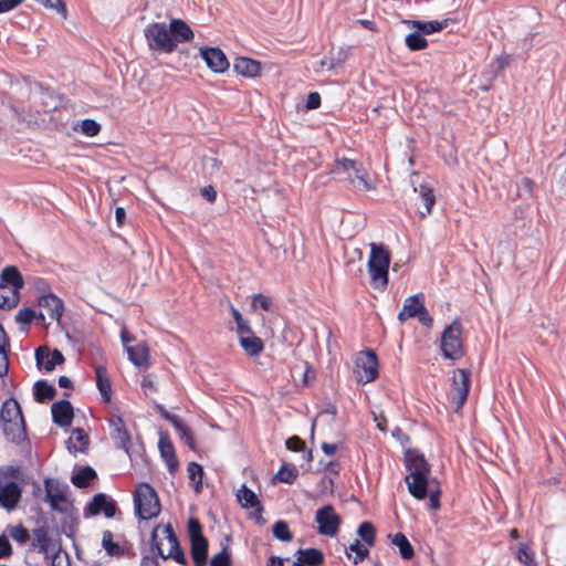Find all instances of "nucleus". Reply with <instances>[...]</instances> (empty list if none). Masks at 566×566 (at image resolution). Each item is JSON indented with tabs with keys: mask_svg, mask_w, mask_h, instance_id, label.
Here are the masks:
<instances>
[{
	"mask_svg": "<svg viewBox=\"0 0 566 566\" xmlns=\"http://www.w3.org/2000/svg\"><path fill=\"white\" fill-rule=\"evenodd\" d=\"M86 511L88 515L95 516L104 513L107 518H111L116 513V503L104 493L96 494L88 503Z\"/></svg>",
	"mask_w": 566,
	"mask_h": 566,
	"instance_id": "obj_19",
	"label": "nucleus"
},
{
	"mask_svg": "<svg viewBox=\"0 0 566 566\" xmlns=\"http://www.w3.org/2000/svg\"><path fill=\"white\" fill-rule=\"evenodd\" d=\"M370 253L367 268L370 276V283L375 289L385 290L388 284V270L391 255L384 244L370 243Z\"/></svg>",
	"mask_w": 566,
	"mask_h": 566,
	"instance_id": "obj_3",
	"label": "nucleus"
},
{
	"mask_svg": "<svg viewBox=\"0 0 566 566\" xmlns=\"http://www.w3.org/2000/svg\"><path fill=\"white\" fill-rule=\"evenodd\" d=\"M210 566H231L230 555L227 549H222L210 560Z\"/></svg>",
	"mask_w": 566,
	"mask_h": 566,
	"instance_id": "obj_53",
	"label": "nucleus"
},
{
	"mask_svg": "<svg viewBox=\"0 0 566 566\" xmlns=\"http://www.w3.org/2000/svg\"><path fill=\"white\" fill-rule=\"evenodd\" d=\"M153 543L161 558H174L178 564H186L185 554L181 551L178 539L170 525H167L163 528L161 536H159L155 531L153 533Z\"/></svg>",
	"mask_w": 566,
	"mask_h": 566,
	"instance_id": "obj_9",
	"label": "nucleus"
},
{
	"mask_svg": "<svg viewBox=\"0 0 566 566\" xmlns=\"http://www.w3.org/2000/svg\"><path fill=\"white\" fill-rule=\"evenodd\" d=\"M233 69L240 75L254 77L261 72V63L250 57L239 56L234 60Z\"/></svg>",
	"mask_w": 566,
	"mask_h": 566,
	"instance_id": "obj_25",
	"label": "nucleus"
},
{
	"mask_svg": "<svg viewBox=\"0 0 566 566\" xmlns=\"http://www.w3.org/2000/svg\"><path fill=\"white\" fill-rule=\"evenodd\" d=\"M66 446L73 454L84 452L88 446V437L82 429H74L66 441Z\"/></svg>",
	"mask_w": 566,
	"mask_h": 566,
	"instance_id": "obj_28",
	"label": "nucleus"
},
{
	"mask_svg": "<svg viewBox=\"0 0 566 566\" xmlns=\"http://www.w3.org/2000/svg\"><path fill=\"white\" fill-rule=\"evenodd\" d=\"M272 306V300L269 296H265L263 294H256L253 296L252 300V307L253 308H262L263 311H270Z\"/></svg>",
	"mask_w": 566,
	"mask_h": 566,
	"instance_id": "obj_52",
	"label": "nucleus"
},
{
	"mask_svg": "<svg viewBox=\"0 0 566 566\" xmlns=\"http://www.w3.org/2000/svg\"><path fill=\"white\" fill-rule=\"evenodd\" d=\"M333 172L345 178L359 190H373L375 187L368 180V174L363 165L355 159L337 158Z\"/></svg>",
	"mask_w": 566,
	"mask_h": 566,
	"instance_id": "obj_7",
	"label": "nucleus"
},
{
	"mask_svg": "<svg viewBox=\"0 0 566 566\" xmlns=\"http://www.w3.org/2000/svg\"><path fill=\"white\" fill-rule=\"evenodd\" d=\"M470 376H471V373L469 370H465V369H455L453 373H452V377H451V389H450V394H449V398L451 400V402L453 403V409L454 411H459L467 398H468V395H469V390H470V384H471V379H470Z\"/></svg>",
	"mask_w": 566,
	"mask_h": 566,
	"instance_id": "obj_12",
	"label": "nucleus"
},
{
	"mask_svg": "<svg viewBox=\"0 0 566 566\" xmlns=\"http://www.w3.org/2000/svg\"><path fill=\"white\" fill-rule=\"evenodd\" d=\"M32 97L35 103L41 102L43 105L42 109H36V114H40L41 112L46 113L50 109L56 108L55 103H49V99H53V95L49 90L40 88L38 92L32 93Z\"/></svg>",
	"mask_w": 566,
	"mask_h": 566,
	"instance_id": "obj_39",
	"label": "nucleus"
},
{
	"mask_svg": "<svg viewBox=\"0 0 566 566\" xmlns=\"http://www.w3.org/2000/svg\"><path fill=\"white\" fill-rule=\"evenodd\" d=\"M136 514L142 520L156 517L160 512V504L156 491L147 483H139L134 494Z\"/></svg>",
	"mask_w": 566,
	"mask_h": 566,
	"instance_id": "obj_8",
	"label": "nucleus"
},
{
	"mask_svg": "<svg viewBox=\"0 0 566 566\" xmlns=\"http://www.w3.org/2000/svg\"><path fill=\"white\" fill-rule=\"evenodd\" d=\"M243 350L250 356H258L262 353L264 345L260 337L252 333L239 337Z\"/></svg>",
	"mask_w": 566,
	"mask_h": 566,
	"instance_id": "obj_30",
	"label": "nucleus"
},
{
	"mask_svg": "<svg viewBox=\"0 0 566 566\" xmlns=\"http://www.w3.org/2000/svg\"><path fill=\"white\" fill-rule=\"evenodd\" d=\"M440 495H441V491L439 489L430 491L429 500H430V507L431 509L438 510L440 507V501H439L440 500Z\"/></svg>",
	"mask_w": 566,
	"mask_h": 566,
	"instance_id": "obj_63",
	"label": "nucleus"
},
{
	"mask_svg": "<svg viewBox=\"0 0 566 566\" xmlns=\"http://www.w3.org/2000/svg\"><path fill=\"white\" fill-rule=\"evenodd\" d=\"M0 284H6L20 292L24 285V281L18 268L11 265L2 270Z\"/></svg>",
	"mask_w": 566,
	"mask_h": 566,
	"instance_id": "obj_29",
	"label": "nucleus"
},
{
	"mask_svg": "<svg viewBox=\"0 0 566 566\" xmlns=\"http://www.w3.org/2000/svg\"><path fill=\"white\" fill-rule=\"evenodd\" d=\"M406 45L411 51H420L428 46V41L424 35L417 29L415 32L409 33L405 39Z\"/></svg>",
	"mask_w": 566,
	"mask_h": 566,
	"instance_id": "obj_41",
	"label": "nucleus"
},
{
	"mask_svg": "<svg viewBox=\"0 0 566 566\" xmlns=\"http://www.w3.org/2000/svg\"><path fill=\"white\" fill-rule=\"evenodd\" d=\"M142 387L145 391V395H147V396L150 392L157 391V386L155 385L154 379L149 375L143 377Z\"/></svg>",
	"mask_w": 566,
	"mask_h": 566,
	"instance_id": "obj_59",
	"label": "nucleus"
},
{
	"mask_svg": "<svg viewBox=\"0 0 566 566\" xmlns=\"http://www.w3.org/2000/svg\"><path fill=\"white\" fill-rule=\"evenodd\" d=\"M22 497V484L13 476V470L0 471V507L14 511Z\"/></svg>",
	"mask_w": 566,
	"mask_h": 566,
	"instance_id": "obj_10",
	"label": "nucleus"
},
{
	"mask_svg": "<svg viewBox=\"0 0 566 566\" xmlns=\"http://www.w3.org/2000/svg\"><path fill=\"white\" fill-rule=\"evenodd\" d=\"M53 421L61 426H70L73 419V408L66 400L54 402L51 407Z\"/></svg>",
	"mask_w": 566,
	"mask_h": 566,
	"instance_id": "obj_24",
	"label": "nucleus"
},
{
	"mask_svg": "<svg viewBox=\"0 0 566 566\" xmlns=\"http://www.w3.org/2000/svg\"><path fill=\"white\" fill-rule=\"evenodd\" d=\"M93 478H95V471L85 467L72 476V483L78 488H85Z\"/></svg>",
	"mask_w": 566,
	"mask_h": 566,
	"instance_id": "obj_46",
	"label": "nucleus"
},
{
	"mask_svg": "<svg viewBox=\"0 0 566 566\" xmlns=\"http://www.w3.org/2000/svg\"><path fill=\"white\" fill-rule=\"evenodd\" d=\"M10 535L19 543H24L28 539V531L23 526H15L11 530Z\"/></svg>",
	"mask_w": 566,
	"mask_h": 566,
	"instance_id": "obj_57",
	"label": "nucleus"
},
{
	"mask_svg": "<svg viewBox=\"0 0 566 566\" xmlns=\"http://www.w3.org/2000/svg\"><path fill=\"white\" fill-rule=\"evenodd\" d=\"M516 558L524 566H537L534 553L526 544H521L518 546Z\"/></svg>",
	"mask_w": 566,
	"mask_h": 566,
	"instance_id": "obj_47",
	"label": "nucleus"
},
{
	"mask_svg": "<svg viewBox=\"0 0 566 566\" xmlns=\"http://www.w3.org/2000/svg\"><path fill=\"white\" fill-rule=\"evenodd\" d=\"M187 471L190 482L195 485L196 492H200L203 478L202 467L196 462H191L189 463Z\"/></svg>",
	"mask_w": 566,
	"mask_h": 566,
	"instance_id": "obj_43",
	"label": "nucleus"
},
{
	"mask_svg": "<svg viewBox=\"0 0 566 566\" xmlns=\"http://www.w3.org/2000/svg\"><path fill=\"white\" fill-rule=\"evenodd\" d=\"M408 24H411L423 35H429L436 32H439L448 27V20L443 21H418L411 20L407 21Z\"/></svg>",
	"mask_w": 566,
	"mask_h": 566,
	"instance_id": "obj_32",
	"label": "nucleus"
},
{
	"mask_svg": "<svg viewBox=\"0 0 566 566\" xmlns=\"http://www.w3.org/2000/svg\"><path fill=\"white\" fill-rule=\"evenodd\" d=\"M420 177L418 172L412 171L410 182L413 187V191L419 195L422 200V207H419V213L421 217H426L431 213L432 207L436 202V196L433 188L427 180L419 181Z\"/></svg>",
	"mask_w": 566,
	"mask_h": 566,
	"instance_id": "obj_16",
	"label": "nucleus"
},
{
	"mask_svg": "<svg viewBox=\"0 0 566 566\" xmlns=\"http://www.w3.org/2000/svg\"><path fill=\"white\" fill-rule=\"evenodd\" d=\"M405 464L408 471L405 481L409 493L417 500H423L428 494L429 463L418 451L408 450L405 453Z\"/></svg>",
	"mask_w": 566,
	"mask_h": 566,
	"instance_id": "obj_1",
	"label": "nucleus"
},
{
	"mask_svg": "<svg viewBox=\"0 0 566 566\" xmlns=\"http://www.w3.org/2000/svg\"><path fill=\"white\" fill-rule=\"evenodd\" d=\"M11 551H12V548H11V545H10L8 538L4 536H1L0 537V558L9 556L11 554Z\"/></svg>",
	"mask_w": 566,
	"mask_h": 566,
	"instance_id": "obj_64",
	"label": "nucleus"
},
{
	"mask_svg": "<svg viewBox=\"0 0 566 566\" xmlns=\"http://www.w3.org/2000/svg\"><path fill=\"white\" fill-rule=\"evenodd\" d=\"M285 446L291 451H301L304 449L305 443L297 436H293L286 440Z\"/></svg>",
	"mask_w": 566,
	"mask_h": 566,
	"instance_id": "obj_56",
	"label": "nucleus"
},
{
	"mask_svg": "<svg viewBox=\"0 0 566 566\" xmlns=\"http://www.w3.org/2000/svg\"><path fill=\"white\" fill-rule=\"evenodd\" d=\"M188 535L191 541V555L196 566H205L207 562L208 542L202 535L198 520L188 521Z\"/></svg>",
	"mask_w": 566,
	"mask_h": 566,
	"instance_id": "obj_14",
	"label": "nucleus"
},
{
	"mask_svg": "<svg viewBox=\"0 0 566 566\" xmlns=\"http://www.w3.org/2000/svg\"><path fill=\"white\" fill-rule=\"evenodd\" d=\"M35 536L41 551H46L50 543V538L48 537L46 533L42 530H39L36 531Z\"/></svg>",
	"mask_w": 566,
	"mask_h": 566,
	"instance_id": "obj_62",
	"label": "nucleus"
},
{
	"mask_svg": "<svg viewBox=\"0 0 566 566\" xmlns=\"http://www.w3.org/2000/svg\"><path fill=\"white\" fill-rule=\"evenodd\" d=\"M276 476L281 482L292 483L297 476V471L295 468L283 465L277 472Z\"/></svg>",
	"mask_w": 566,
	"mask_h": 566,
	"instance_id": "obj_51",
	"label": "nucleus"
},
{
	"mask_svg": "<svg viewBox=\"0 0 566 566\" xmlns=\"http://www.w3.org/2000/svg\"><path fill=\"white\" fill-rule=\"evenodd\" d=\"M333 172L345 178L359 190H373L375 187L368 180V174L363 165L355 159L337 158Z\"/></svg>",
	"mask_w": 566,
	"mask_h": 566,
	"instance_id": "obj_5",
	"label": "nucleus"
},
{
	"mask_svg": "<svg viewBox=\"0 0 566 566\" xmlns=\"http://www.w3.org/2000/svg\"><path fill=\"white\" fill-rule=\"evenodd\" d=\"M392 544L396 545L399 549V553L403 559H411L415 555L413 547L411 546L410 542L402 533H397L392 537Z\"/></svg>",
	"mask_w": 566,
	"mask_h": 566,
	"instance_id": "obj_36",
	"label": "nucleus"
},
{
	"mask_svg": "<svg viewBox=\"0 0 566 566\" xmlns=\"http://www.w3.org/2000/svg\"><path fill=\"white\" fill-rule=\"evenodd\" d=\"M237 500L245 509L256 507L260 505L255 493L244 484L237 491Z\"/></svg>",
	"mask_w": 566,
	"mask_h": 566,
	"instance_id": "obj_34",
	"label": "nucleus"
},
{
	"mask_svg": "<svg viewBox=\"0 0 566 566\" xmlns=\"http://www.w3.org/2000/svg\"><path fill=\"white\" fill-rule=\"evenodd\" d=\"M297 554V560L311 566H317L322 564L324 559L322 552L315 548L300 549Z\"/></svg>",
	"mask_w": 566,
	"mask_h": 566,
	"instance_id": "obj_37",
	"label": "nucleus"
},
{
	"mask_svg": "<svg viewBox=\"0 0 566 566\" xmlns=\"http://www.w3.org/2000/svg\"><path fill=\"white\" fill-rule=\"evenodd\" d=\"M35 317V312L31 308H22L15 315V321L20 324H30Z\"/></svg>",
	"mask_w": 566,
	"mask_h": 566,
	"instance_id": "obj_55",
	"label": "nucleus"
},
{
	"mask_svg": "<svg viewBox=\"0 0 566 566\" xmlns=\"http://www.w3.org/2000/svg\"><path fill=\"white\" fill-rule=\"evenodd\" d=\"M416 317L419 319L421 324H423L427 327H431L433 324V319L424 306L422 307V310H420L419 314H417Z\"/></svg>",
	"mask_w": 566,
	"mask_h": 566,
	"instance_id": "obj_61",
	"label": "nucleus"
},
{
	"mask_svg": "<svg viewBox=\"0 0 566 566\" xmlns=\"http://www.w3.org/2000/svg\"><path fill=\"white\" fill-rule=\"evenodd\" d=\"M111 427L113 428V432L115 434V438L120 440L122 442H125L128 440V434L125 429L124 422L119 417H113L109 420Z\"/></svg>",
	"mask_w": 566,
	"mask_h": 566,
	"instance_id": "obj_50",
	"label": "nucleus"
},
{
	"mask_svg": "<svg viewBox=\"0 0 566 566\" xmlns=\"http://www.w3.org/2000/svg\"><path fill=\"white\" fill-rule=\"evenodd\" d=\"M46 499L51 506L55 510H63L62 504L65 503V494L59 483L54 480H45Z\"/></svg>",
	"mask_w": 566,
	"mask_h": 566,
	"instance_id": "obj_27",
	"label": "nucleus"
},
{
	"mask_svg": "<svg viewBox=\"0 0 566 566\" xmlns=\"http://www.w3.org/2000/svg\"><path fill=\"white\" fill-rule=\"evenodd\" d=\"M55 392V388L45 381H38L34 385V397L39 402L53 399Z\"/></svg>",
	"mask_w": 566,
	"mask_h": 566,
	"instance_id": "obj_40",
	"label": "nucleus"
},
{
	"mask_svg": "<svg viewBox=\"0 0 566 566\" xmlns=\"http://www.w3.org/2000/svg\"><path fill=\"white\" fill-rule=\"evenodd\" d=\"M96 386L102 395L105 402L111 400L112 385L107 375V370L104 366L95 367Z\"/></svg>",
	"mask_w": 566,
	"mask_h": 566,
	"instance_id": "obj_31",
	"label": "nucleus"
},
{
	"mask_svg": "<svg viewBox=\"0 0 566 566\" xmlns=\"http://www.w3.org/2000/svg\"><path fill=\"white\" fill-rule=\"evenodd\" d=\"M126 353L136 367L147 369L150 366L149 348L145 343L126 346Z\"/></svg>",
	"mask_w": 566,
	"mask_h": 566,
	"instance_id": "obj_20",
	"label": "nucleus"
},
{
	"mask_svg": "<svg viewBox=\"0 0 566 566\" xmlns=\"http://www.w3.org/2000/svg\"><path fill=\"white\" fill-rule=\"evenodd\" d=\"M463 327L459 319L448 325L440 337V349L446 359L458 360L463 354Z\"/></svg>",
	"mask_w": 566,
	"mask_h": 566,
	"instance_id": "obj_4",
	"label": "nucleus"
},
{
	"mask_svg": "<svg viewBox=\"0 0 566 566\" xmlns=\"http://www.w3.org/2000/svg\"><path fill=\"white\" fill-rule=\"evenodd\" d=\"M315 522L319 534L334 537L338 533L342 518L332 505H325L316 511Z\"/></svg>",
	"mask_w": 566,
	"mask_h": 566,
	"instance_id": "obj_15",
	"label": "nucleus"
},
{
	"mask_svg": "<svg viewBox=\"0 0 566 566\" xmlns=\"http://www.w3.org/2000/svg\"><path fill=\"white\" fill-rule=\"evenodd\" d=\"M272 530H273V535L277 539L283 541V542H289L292 539V534L290 532V528L284 521L275 522Z\"/></svg>",
	"mask_w": 566,
	"mask_h": 566,
	"instance_id": "obj_49",
	"label": "nucleus"
},
{
	"mask_svg": "<svg viewBox=\"0 0 566 566\" xmlns=\"http://www.w3.org/2000/svg\"><path fill=\"white\" fill-rule=\"evenodd\" d=\"M23 0H0V13L11 11L19 7Z\"/></svg>",
	"mask_w": 566,
	"mask_h": 566,
	"instance_id": "obj_60",
	"label": "nucleus"
},
{
	"mask_svg": "<svg viewBox=\"0 0 566 566\" xmlns=\"http://www.w3.org/2000/svg\"><path fill=\"white\" fill-rule=\"evenodd\" d=\"M102 546L111 556H119L123 554V548L118 543L113 541V533L111 531L103 532Z\"/></svg>",
	"mask_w": 566,
	"mask_h": 566,
	"instance_id": "obj_42",
	"label": "nucleus"
},
{
	"mask_svg": "<svg viewBox=\"0 0 566 566\" xmlns=\"http://www.w3.org/2000/svg\"><path fill=\"white\" fill-rule=\"evenodd\" d=\"M200 56L214 73H223L229 69V61L219 48H202L200 49Z\"/></svg>",
	"mask_w": 566,
	"mask_h": 566,
	"instance_id": "obj_18",
	"label": "nucleus"
},
{
	"mask_svg": "<svg viewBox=\"0 0 566 566\" xmlns=\"http://www.w3.org/2000/svg\"><path fill=\"white\" fill-rule=\"evenodd\" d=\"M321 105V95L317 92H312L307 95L306 108L316 109Z\"/></svg>",
	"mask_w": 566,
	"mask_h": 566,
	"instance_id": "obj_58",
	"label": "nucleus"
},
{
	"mask_svg": "<svg viewBox=\"0 0 566 566\" xmlns=\"http://www.w3.org/2000/svg\"><path fill=\"white\" fill-rule=\"evenodd\" d=\"M38 365H43L46 371H51L56 365L64 361V357L59 350L50 352L46 348H39L35 353Z\"/></svg>",
	"mask_w": 566,
	"mask_h": 566,
	"instance_id": "obj_26",
	"label": "nucleus"
},
{
	"mask_svg": "<svg viewBox=\"0 0 566 566\" xmlns=\"http://www.w3.org/2000/svg\"><path fill=\"white\" fill-rule=\"evenodd\" d=\"M9 343L2 326L0 325V377H4L9 370Z\"/></svg>",
	"mask_w": 566,
	"mask_h": 566,
	"instance_id": "obj_35",
	"label": "nucleus"
},
{
	"mask_svg": "<svg viewBox=\"0 0 566 566\" xmlns=\"http://www.w3.org/2000/svg\"><path fill=\"white\" fill-rule=\"evenodd\" d=\"M333 172L345 178L359 190H373L375 187L368 180V174L363 165L355 159L337 158Z\"/></svg>",
	"mask_w": 566,
	"mask_h": 566,
	"instance_id": "obj_6",
	"label": "nucleus"
},
{
	"mask_svg": "<svg viewBox=\"0 0 566 566\" xmlns=\"http://www.w3.org/2000/svg\"><path fill=\"white\" fill-rule=\"evenodd\" d=\"M0 423L6 438L14 443L25 439V423L20 405L10 398L3 401L0 410Z\"/></svg>",
	"mask_w": 566,
	"mask_h": 566,
	"instance_id": "obj_2",
	"label": "nucleus"
},
{
	"mask_svg": "<svg viewBox=\"0 0 566 566\" xmlns=\"http://www.w3.org/2000/svg\"><path fill=\"white\" fill-rule=\"evenodd\" d=\"M39 306L41 308L39 317L43 322L46 315L50 319L60 322L63 314V302L56 295L49 293L40 296Z\"/></svg>",
	"mask_w": 566,
	"mask_h": 566,
	"instance_id": "obj_17",
	"label": "nucleus"
},
{
	"mask_svg": "<svg viewBox=\"0 0 566 566\" xmlns=\"http://www.w3.org/2000/svg\"><path fill=\"white\" fill-rule=\"evenodd\" d=\"M158 447L163 459L165 460L168 470L174 473L178 468V460L176 457L174 444L166 433H161L158 441Z\"/></svg>",
	"mask_w": 566,
	"mask_h": 566,
	"instance_id": "obj_23",
	"label": "nucleus"
},
{
	"mask_svg": "<svg viewBox=\"0 0 566 566\" xmlns=\"http://www.w3.org/2000/svg\"><path fill=\"white\" fill-rule=\"evenodd\" d=\"M358 536L364 541L367 546H373L375 543V527L369 522H363L358 530Z\"/></svg>",
	"mask_w": 566,
	"mask_h": 566,
	"instance_id": "obj_48",
	"label": "nucleus"
},
{
	"mask_svg": "<svg viewBox=\"0 0 566 566\" xmlns=\"http://www.w3.org/2000/svg\"><path fill=\"white\" fill-rule=\"evenodd\" d=\"M144 35L151 51L172 53L176 50L169 28L165 23L154 22L144 29Z\"/></svg>",
	"mask_w": 566,
	"mask_h": 566,
	"instance_id": "obj_11",
	"label": "nucleus"
},
{
	"mask_svg": "<svg viewBox=\"0 0 566 566\" xmlns=\"http://www.w3.org/2000/svg\"><path fill=\"white\" fill-rule=\"evenodd\" d=\"M169 31L176 48L179 43L190 42L195 36L190 27L181 19H172L169 23Z\"/></svg>",
	"mask_w": 566,
	"mask_h": 566,
	"instance_id": "obj_21",
	"label": "nucleus"
},
{
	"mask_svg": "<svg viewBox=\"0 0 566 566\" xmlns=\"http://www.w3.org/2000/svg\"><path fill=\"white\" fill-rule=\"evenodd\" d=\"M354 374L361 384L374 381L378 377V359L373 350L360 352L355 359Z\"/></svg>",
	"mask_w": 566,
	"mask_h": 566,
	"instance_id": "obj_13",
	"label": "nucleus"
},
{
	"mask_svg": "<svg viewBox=\"0 0 566 566\" xmlns=\"http://www.w3.org/2000/svg\"><path fill=\"white\" fill-rule=\"evenodd\" d=\"M423 305L424 296L421 293L407 297L403 302L402 310L398 314V319L405 322L411 317H416Z\"/></svg>",
	"mask_w": 566,
	"mask_h": 566,
	"instance_id": "obj_22",
	"label": "nucleus"
},
{
	"mask_svg": "<svg viewBox=\"0 0 566 566\" xmlns=\"http://www.w3.org/2000/svg\"><path fill=\"white\" fill-rule=\"evenodd\" d=\"M74 130H80L87 137H94L99 133L101 125L94 119L86 118L80 124L74 125Z\"/></svg>",
	"mask_w": 566,
	"mask_h": 566,
	"instance_id": "obj_45",
	"label": "nucleus"
},
{
	"mask_svg": "<svg viewBox=\"0 0 566 566\" xmlns=\"http://www.w3.org/2000/svg\"><path fill=\"white\" fill-rule=\"evenodd\" d=\"M35 1L46 8L56 10L59 13H62L64 17L66 14L65 4L63 3L62 0H35Z\"/></svg>",
	"mask_w": 566,
	"mask_h": 566,
	"instance_id": "obj_54",
	"label": "nucleus"
},
{
	"mask_svg": "<svg viewBox=\"0 0 566 566\" xmlns=\"http://www.w3.org/2000/svg\"><path fill=\"white\" fill-rule=\"evenodd\" d=\"M20 301V292L6 284H0V308H12Z\"/></svg>",
	"mask_w": 566,
	"mask_h": 566,
	"instance_id": "obj_33",
	"label": "nucleus"
},
{
	"mask_svg": "<svg viewBox=\"0 0 566 566\" xmlns=\"http://www.w3.org/2000/svg\"><path fill=\"white\" fill-rule=\"evenodd\" d=\"M368 547L369 546H367L365 543L361 544L358 539H356L353 544L349 545L346 554L349 558H352V553H355L353 562L354 564H359L368 555Z\"/></svg>",
	"mask_w": 566,
	"mask_h": 566,
	"instance_id": "obj_44",
	"label": "nucleus"
},
{
	"mask_svg": "<svg viewBox=\"0 0 566 566\" xmlns=\"http://www.w3.org/2000/svg\"><path fill=\"white\" fill-rule=\"evenodd\" d=\"M166 419L171 422L176 431L179 433L180 439L184 440L185 443L188 444L191 449H193L195 441L188 427L185 426L176 416L166 413Z\"/></svg>",
	"mask_w": 566,
	"mask_h": 566,
	"instance_id": "obj_38",
	"label": "nucleus"
}]
</instances>
